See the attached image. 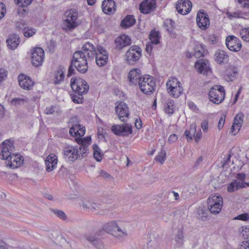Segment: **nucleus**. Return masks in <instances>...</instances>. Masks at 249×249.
<instances>
[{
  "instance_id": "52",
  "label": "nucleus",
  "mask_w": 249,
  "mask_h": 249,
  "mask_svg": "<svg viewBox=\"0 0 249 249\" xmlns=\"http://www.w3.org/2000/svg\"><path fill=\"white\" fill-rule=\"evenodd\" d=\"M80 127V124H76L74 125H73L69 130L70 134L73 136H77V133L76 131L77 129Z\"/></svg>"
},
{
  "instance_id": "12",
  "label": "nucleus",
  "mask_w": 249,
  "mask_h": 249,
  "mask_svg": "<svg viewBox=\"0 0 249 249\" xmlns=\"http://www.w3.org/2000/svg\"><path fill=\"white\" fill-rule=\"evenodd\" d=\"M96 63L100 67L105 66L107 62L108 55L107 51L101 46L97 47V51L95 53Z\"/></svg>"
},
{
  "instance_id": "34",
  "label": "nucleus",
  "mask_w": 249,
  "mask_h": 249,
  "mask_svg": "<svg viewBox=\"0 0 249 249\" xmlns=\"http://www.w3.org/2000/svg\"><path fill=\"white\" fill-rule=\"evenodd\" d=\"M136 22V20L132 15H127L122 21L121 26L124 28H129L133 25Z\"/></svg>"
},
{
  "instance_id": "11",
  "label": "nucleus",
  "mask_w": 249,
  "mask_h": 249,
  "mask_svg": "<svg viewBox=\"0 0 249 249\" xmlns=\"http://www.w3.org/2000/svg\"><path fill=\"white\" fill-rule=\"evenodd\" d=\"M44 51L39 47L34 48L32 51L31 60L35 67L41 66L44 60Z\"/></svg>"
},
{
  "instance_id": "60",
  "label": "nucleus",
  "mask_w": 249,
  "mask_h": 249,
  "mask_svg": "<svg viewBox=\"0 0 249 249\" xmlns=\"http://www.w3.org/2000/svg\"><path fill=\"white\" fill-rule=\"evenodd\" d=\"M238 2L241 4L244 8H249V0H237Z\"/></svg>"
},
{
  "instance_id": "9",
  "label": "nucleus",
  "mask_w": 249,
  "mask_h": 249,
  "mask_svg": "<svg viewBox=\"0 0 249 249\" xmlns=\"http://www.w3.org/2000/svg\"><path fill=\"white\" fill-rule=\"evenodd\" d=\"M142 56V50L138 46H132L127 50L124 55L125 60L130 65H134Z\"/></svg>"
},
{
  "instance_id": "20",
  "label": "nucleus",
  "mask_w": 249,
  "mask_h": 249,
  "mask_svg": "<svg viewBox=\"0 0 249 249\" xmlns=\"http://www.w3.org/2000/svg\"><path fill=\"white\" fill-rule=\"evenodd\" d=\"M18 79L19 85L21 88L27 90L32 89L34 83L29 77L21 74L19 75Z\"/></svg>"
},
{
  "instance_id": "6",
  "label": "nucleus",
  "mask_w": 249,
  "mask_h": 249,
  "mask_svg": "<svg viewBox=\"0 0 249 249\" xmlns=\"http://www.w3.org/2000/svg\"><path fill=\"white\" fill-rule=\"evenodd\" d=\"M166 87L168 93L173 97H178L183 93L182 84L177 78H171L169 79Z\"/></svg>"
},
{
  "instance_id": "27",
  "label": "nucleus",
  "mask_w": 249,
  "mask_h": 249,
  "mask_svg": "<svg viewBox=\"0 0 249 249\" xmlns=\"http://www.w3.org/2000/svg\"><path fill=\"white\" fill-rule=\"evenodd\" d=\"M82 50L85 55H87L89 58H92L95 56L97 51V49H96L94 46L88 42L83 45Z\"/></svg>"
},
{
  "instance_id": "47",
  "label": "nucleus",
  "mask_w": 249,
  "mask_h": 249,
  "mask_svg": "<svg viewBox=\"0 0 249 249\" xmlns=\"http://www.w3.org/2000/svg\"><path fill=\"white\" fill-rule=\"evenodd\" d=\"M244 117V115L243 113H238L234 117L233 123L242 126Z\"/></svg>"
},
{
  "instance_id": "18",
  "label": "nucleus",
  "mask_w": 249,
  "mask_h": 249,
  "mask_svg": "<svg viewBox=\"0 0 249 249\" xmlns=\"http://www.w3.org/2000/svg\"><path fill=\"white\" fill-rule=\"evenodd\" d=\"M130 44V38L125 35L117 37L115 40V48L118 50H120L123 48L129 46Z\"/></svg>"
},
{
  "instance_id": "36",
  "label": "nucleus",
  "mask_w": 249,
  "mask_h": 249,
  "mask_svg": "<svg viewBox=\"0 0 249 249\" xmlns=\"http://www.w3.org/2000/svg\"><path fill=\"white\" fill-rule=\"evenodd\" d=\"M118 222L112 221L105 224L103 226V230L107 232L110 233L112 235L117 225Z\"/></svg>"
},
{
  "instance_id": "35",
  "label": "nucleus",
  "mask_w": 249,
  "mask_h": 249,
  "mask_svg": "<svg viewBox=\"0 0 249 249\" xmlns=\"http://www.w3.org/2000/svg\"><path fill=\"white\" fill-rule=\"evenodd\" d=\"M75 69L80 73H85L88 70V62H80V63H71Z\"/></svg>"
},
{
  "instance_id": "8",
  "label": "nucleus",
  "mask_w": 249,
  "mask_h": 249,
  "mask_svg": "<svg viewBox=\"0 0 249 249\" xmlns=\"http://www.w3.org/2000/svg\"><path fill=\"white\" fill-rule=\"evenodd\" d=\"M71 86L72 90L81 96L86 93L89 89L87 82L80 78H72L71 80Z\"/></svg>"
},
{
  "instance_id": "28",
  "label": "nucleus",
  "mask_w": 249,
  "mask_h": 249,
  "mask_svg": "<svg viewBox=\"0 0 249 249\" xmlns=\"http://www.w3.org/2000/svg\"><path fill=\"white\" fill-rule=\"evenodd\" d=\"M229 56L223 50H218L214 54V60L220 64L226 63L229 61Z\"/></svg>"
},
{
  "instance_id": "51",
  "label": "nucleus",
  "mask_w": 249,
  "mask_h": 249,
  "mask_svg": "<svg viewBox=\"0 0 249 249\" xmlns=\"http://www.w3.org/2000/svg\"><path fill=\"white\" fill-rule=\"evenodd\" d=\"M7 76V71L5 69L0 68V83L5 80Z\"/></svg>"
},
{
  "instance_id": "17",
  "label": "nucleus",
  "mask_w": 249,
  "mask_h": 249,
  "mask_svg": "<svg viewBox=\"0 0 249 249\" xmlns=\"http://www.w3.org/2000/svg\"><path fill=\"white\" fill-rule=\"evenodd\" d=\"M156 6L155 0H145L140 5L139 9L143 14H148L153 11Z\"/></svg>"
},
{
  "instance_id": "48",
  "label": "nucleus",
  "mask_w": 249,
  "mask_h": 249,
  "mask_svg": "<svg viewBox=\"0 0 249 249\" xmlns=\"http://www.w3.org/2000/svg\"><path fill=\"white\" fill-rule=\"evenodd\" d=\"M33 0H15L16 3L19 7H25L31 4Z\"/></svg>"
},
{
  "instance_id": "46",
  "label": "nucleus",
  "mask_w": 249,
  "mask_h": 249,
  "mask_svg": "<svg viewBox=\"0 0 249 249\" xmlns=\"http://www.w3.org/2000/svg\"><path fill=\"white\" fill-rule=\"evenodd\" d=\"M51 210L54 214H55L59 218L63 220H65L67 219V217L63 211L57 209H51Z\"/></svg>"
},
{
  "instance_id": "5",
  "label": "nucleus",
  "mask_w": 249,
  "mask_h": 249,
  "mask_svg": "<svg viewBox=\"0 0 249 249\" xmlns=\"http://www.w3.org/2000/svg\"><path fill=\"white\" fill-rule=\"evenodd\" d=\"M208 207L210 212L213 214L219 213L223 205V198L218 194H212L207 200Z\"/></svg>"
},
{
  "instance_id": "44",
  "label": "nucleus",
  "mask_w": 249,
  "mask_h": 249,
  "mask_svg": "<svg viewBox=\"0 0 249 249\" xmlns=\"http://www.w3.org/2000/svg\"><path fill=\"white\" fill-rule=\"evenodd\" d=\"M155 160L157 162H160L161 164H162L166 160L165 151L162 149L159 154L155 157Z\"/></svg>"
},
{
  "instance_id": "55",
  "label": "nucleus",
  "mask_w": 249,
  "mask_h": 249,
  "mask_svg": "<svg viewBox=\"0 0 249 249\" xmlns=\"http://www.w3.org/2000/svg\"><path fill=\"white\" fill-rule=\"evenodd\" d=\"M225 119L226 116L225 115H223L221 116L218 124V128L219 130H220L223 128L225 124Z\"/></svg>"
},
{
  "instance_id": "50",
  "label": "nucleus",
  "mask_w": 249,
  "mask_h": 249,
  "mask_svg": "<svg viewBox=\"0 0 249 249\" xmlns=\"http://www.w3.org/2000/svg\"><path fill=\"white\" fill-rule=\"evenodd\" d=\"M241 127V125L233 123L231 129V132L232 135H235L240 130Z\"/></svg>"
},
{
  "instance_id": "37",
  "label": "nucleus",
  "mask_w": 249,
  "mask_h": 249,
  "mask_svg": "<svg viewBox=\"0 0 249 249\" xmlns=\"http://www.w3.org/2000/svg\"><path fill=\"white\" fill-rule=\"evenodd\" d=\"M149 38L152 44H158L160 43V34L158 32L155 30H152L149 36Z\"/></svg>"
},
{
  "instance_id": "45",
  "label": "nucleus",
  "mask_w": 249,
  "mask_h": 249,
  "mask_svg": "<svg viewBox=\"0 0 249 249\" xmlns=\"http://www.w3.org/2000/svg\"><path fill=\"white\" fill-rule=\"evenodd\" d=\"M36 32V30L33 28L25 27L23 30L25 36L29 37L33 36Z\"/></svg>"
},
{
  "instance_id": "32",
  "label": "nucleus",
  "mask_w": 249,
  "mask_h": 249,
  "mask_svg": "<svg viewBox=\"0 0 249 249\" xmlns=\"http://www.w3.org/2000/svg\"><path fill=\"white\" fill-rule=\"evenodd\" d=\"M82 206L84 210L89 212H94L96 210H99L101 208L100 204H96L89 201L83 202Z\"/></svg>"
},
{
  "instance_id": "15",
  "label": "nucleus",
  "mask_w": 249,
  "mask_h": 249,
  "mask_svg": "<svg viewBox=\"0 0 249 249\" xmlns=\"http://www.w3.org/2000/svg\"><path fill=\"white\" fill-rule=\"evenodd\" d=\"M226 44L228 49L233 52H238L242 47L240 41L234 36H228L226 40Z\"/></svg>"
},
{
  "instance_id": "4",
  "label": "nucleus",
  "mask_w": 249,
  "mask_h": 249,
  "mask_svg": "<svg viewBox=\"0 0 249 249\" xmlns=\"http://www.w3.org/2000/svg\"><path fill=\"white\" fill-rule=\"evenodd\" d=\"M139 81V87L143 93L149 94L154 91L156 82L153 77L149 75H145L142 76Z\"/></svg>"
},
{
  "instance_id": "59",
  "label": "nucleus",
  "mask_w": 249,
  "mask_h": 249,
  "mask_svg": "<svg viewBox=\"0 0 249 249\" xmlns=\"http://www.w3.org/2000/svg\"><path fill=\"white\" fill-rule=\"evenodd\" d=\"M237 249H249V241H245L242 242Z\"/></svg>"
},
{
  "instance_id": "10",
  "label": "nucleus",
  "mask_w": 249,
  "mask_h": 249,
  "mask_svg": "<svg viewBox=\"0 0 249 249\" xmlns=\"http://www.w3.org/2000/svg\"><path fill=\"white\" fill-rule=\"evenodd\" d=\"M111 131L116 135L126 136L132 133V125L124 124L122 125L114 124L111 127Z\"/></svg>"
},
{
  "instance_id": "19",
  "label": "nucleus",
  "mask_w": 249,
  "mask_h": 249,
  "mask_svg": "<svg viewBox=\"0 0 249 249\" xmlns=\"http://www.w3.org/2000/svg\"><path fill=\"white\" fill-rule=\"evenodd\" d=\"M142 78L141 71L139 69H132L128 73V78L130 84L132 85H137L139 83V80Z\"/></svg>"
},
{
  "instance_id": "43",
  "label": "nucleus",
  "mask_w": 249,
  "mask_h": 249,
  "mask_svg": "<svg viewBox=\"0 0 249 249\" xmlns=\"http://www.w3.org/2000/svg\"><path fill=\"white\" fill-rule=\"evenodd\" d=\"M27 102V99L26 98H15L11 100V104L15 106H18L23 105Z\"/></svg>"
},
{
  "instance_id": "21",
  "label": "nucleus",
  "mask_w": 249,
  "mask_h": 249,
  "mask_svg": "<svg viewBox=\"0 0 249 249\" xmlns=\"http://www.w3.org/2000/svg\"><path fill=\"white\" fill-rule=\"evenodd\" d=\"M6 42L8 48L14 50L19 45L20 39L18 35L12 34L8 36Z\"/></svg>"
},
{
  "instance_id": "3",
  "label": "nucleus",
  "mask_w": 249,
  "mask_h": 249,
  "mask_svg": "<svg viewBox=\"0 0 249 249\" xmlns=\"http://www.w3.org/2000/svg\"><path fill=\"white\" fill-rule=\"evenodd\" d=\"M78 12L74 9H71L65 11L63 17L62 28L66 32H70L78 25L77 22Z\"/></svg>"
},
{
  "instance_id": "63",
  "label": "nucleus",
  "mask_w": 249,
  "mask_h": 249,
  "mask_svg": "<svg viewBox=\"0 0 249 249\" xmlns=\"http://www.w3.org/2000/svg\"><path fill=\"white\" fill-rule=\"evenodd\" d=\"M72 100L75 103H81L82 102V97L81 96H71Z\"/></svg>"
},
{
  "instance_id": "49",
  "label": "nucleus",
  "mask_w": 249,
  "mask_h": 249,
  "mask_svg": "<svg viewBox=\"0 0 249 249\" xmlns=\"http://www.w3.org/2000/svg\"><path fill=\"white\" fill-rule=\"evenodd\" d=\"M234 219L247 221L249 219V214L248 213L240 214L234 218Z\"/></svg>"
},
{
  "instance_id": "25",
  "label": "nucleus",
  "mask_w": 249,
  "mask_h": 249,
  "mask_svg": "<svg viewBox=\"0 0 249 249\" xmlns=\"http://www.w3.org/2000/svg\"><path fill=\"white\" fill-rule=\"evenodd\" d=\"M103 11L106 14H113L115 10V2L113 0H104L102 2Z\"/></svg>"
},
{
  "instance_id": "24",
  "label": "nucleus",
  "mask_w": 249,
  "mask_h": 249,
  "mask_svg": "<svg viewBox=\"0 0 249 249\" xmlns=\"http://www.w3.org/2000/svg\"><path fill=\"white\" fill-rule=\"evenodd\" d=\"M123 225V222H118L116 230L113 233V235L119 240H122L127 235V230Z\"/></svg>"
},
{
  "instance_id": "56",
  "label": "nucleus",
  "mask_w": 249,
  "mask_h": 249,
  "mask_svg": "<svg viewBox=\"0 0 249 249\" xmlns=\"http://www.w3.org/2000/svg\"><path fill=\"white\" fill-rule=\"evenodd\" d=\"M77 136H79L78 138H82L85 133V128L84 127H81L80 125V127L77 129L76 131Z\"/></svg>"
},
{
  "instance_id": "14",
  "label": "nucleus",
  "mask_w": 249,
  "mask_h": 249,
  "mask_svg": "<svg viewBox=\"0 0 249 249\" xmlns=\"http://www.w3.org/2000/svg\"><path fill=\"white\" fill-rule=\"evenodd\" d=\"M176 7L178 13L185 15L191 11L192 4L189 0H178Z\"/></svg>"
},
{
  "instance_id": "33",
  "label": "nucleus",
  "mask_w": 249,
  "mask_h": 249,
  "mask_svg": "<svg viewBox=\"0 0 249 249\" xmlns=\"http://www.w3.org/2000/svg\"><path fill=\"white\" fill-rule=\"evenodd\" d=\"M71 63L87 61L85 54L81 51H76L73 54Z\"/></svg>"
},
{
  "instance_id": "13",
  "label": "nucleus",
  "mask_w": 249,
  "mask_h": 249,
  "mask_svg": "<svg viewBox=\"0 0 249 249\" xmlns=\"http://www.w3.org/2000/svg\"><path fill=\"white\" fill-rule=\"evenodd\" d=\"M196 23L201 29L205 30L210 26V20L208 14L203 10L199 11L196 16Z\"/></svg>"
},
{
  "instance_id": "7",
  "label": "nucleus",
  "mask_w": 249,
  "mask_h": 249,
  "mask_svg": "<svg viewBox=\"0 0 249 249\" xmlns=\"http://www.w3.org/2000/svg\"><path fill=\"white\" fill-rule=\"evenodd\" d=\"M225 91L224 88L221 86L215 85L209 91L210 100L215 104L222 103L225 98Z\"/></svg>"
},
{
  "instance_id": "1",
  "label": "nucleus",
  "mask_w": 249,
  "mask_h": 249,
  "mask_svg": "<svg viewBox=\"0 0 249 249\" xmlns=\"http://www.w3.org/2000/svg\"><path fill=\"white\" fill-rule=\"evenodd\" d=\"M75 141L79 146L65 144L63 150L64 158L71 161H75L80 157V155L82 158L87 155L91 139L90 136H88L83 138H76Z\"/></svg>"
},
{
  "instance_id": "64",
  "label": "nucleus",
  "mask_w": 249,
  "mask_h": 249,
  "mask_svg": "<svg viewBox=\"0 0 249 249\" xmlns=\"http://www.w3.org/2000/svg\"><path fill=\"white\" fill-rule=\"evenodd\" d=\"M191 134H193V136L196 134V123L192 124L190 127L189 130H188Z\"/></svg>"
},
{
  "instance_id": "61",
  "label": "nucleus",
  "mask_w": 249,
  "mask_h": 249,
  "mask_svg": "<svg viewBox=\"0 0 249 249\" xmlns=\"http://www.w3.org/2000/svg\"><path fill=\"white\" fill-rule=\"evenodd\" d=\"M202 132L200 129H199L198 131H196V134L193 136L194 137L195 141L196 142H198L200 139L201 138Z\"/></svg>"
},
{
  "instance_id": "22",
  "label": "nucleus",
  "mask_w": 249,
  "mask_h": 249,
  "mask_svg": "<svg viewBox=\"0 0 249 249\" xmlns=\"http://www.w3.org/2000/svg\"><path fill=\"white\" fill-rule=\"evenodd\" d=\"M246 175L244 173L237 174L236 179L233 180L230 184L229 187H249V183L246 181Z\"/></svg>"
},
{
  "instance_id": "41",
  "label": "nucleus",
  "mask_w": 249,
  "mask_h": 249,
  "mask_svg": "<svg viewBox=\"0 0 249 249\" xmlns=\"http://www.w3.org/2000/svg\"><path fill=\"white\" fill-rule=\"evenodd\" d=\"M197 213L198 214V218L203 220L205 221L207 219L208 212L203 207H199L197 209Z\"/></svg>"
},
{
  "instance_id": "16",
  "label": "nucleus",
  "mask_w": 249,
  "mask_h": 249,
  "mask_svg": "<svg viewBox=\"0 0 249 249\" xmlns=\"http://www.w3.org/2000/svg\"><path fill=\"white\" fill-rule=\"evenodd\" d=\"M115 110L121 121H126L125 118H128L129 112L127 105L125 103L123 102H119L116 107Z\"/></svg>"
},
{
  "instance_id": "62",
  "label": "nucleus",
  "mask_w": 249,
  "mask_h": 249,
  "mask_svg": "<svg viewBox=\"0 0 249 249\" xmlns=\"http://www.w3.org/2000/svg\"><path fill=\"white\" fill-rule=\"evenodd\" d=\"M184 135L186 137L188 142H190L193 140V134H191L188 130L185 131Z\"/></svg>"
},
{
  "instance_id": "29",
  "label": "nucleus",
  "mask_w": 249,
  "mask_h": 249,
  "mask_svg": "<svg viewBox=\"0 0 249 249\" xmlns=\"http://www.w3.org/2000/svg\"><path fill=\"white\" fill-rule=\"evenodd\" d=\"M195 68L197 69L198 72L203 74H206L210 70L208 62L202 61V60L196 62Z\"/></svg>"
},
{
  "instance_id": "23",
  "label": "nucleus",
  "mask_w": 249,
  "mask_h": 249,
  "mask_svg": "<svg viewBox=\"0 0 249 249\" xmlns=\"http://www.w3.org/2000/svg\"><path fill=\"white\" fill-rule=\"evenodd\" d=\"M58 160L57 156L54 154H50L46 159L45 164L46 170L48 172L53 171L56 167Z\"/></svg>"
},
{
  "instance_id": "38",
  "label": "nucleus",
  "mask_w": 249,
  "mask_h": 249,
  "mask_svg": "<svg viewBox=\"0 0 249 249\" xmlns=\"http://www.w3.org/2000/svg\"><path fill=\"white\" fill-rule=\"evenodd\" d=\"M165 112L169 114H172L174 112V102L172 100H168L164 106Z\"/></svg>"
},
{
  "instance_id": "39",
  "label": "nucleus",
  "mask_w": 249,
  "mask_h": 249,
  "mask_svg": "<svg viewBox=\"0 0 249 249\" xmlns=\"http://www.w3.org/2000/svg\"><path fill=\"white\" fill-rule=\"evenodd\" d=\"M92 148L93 150V156L94 158L98 161H101L102 159V156L101 153V151L100 148L96 144H94L93 145Z\"/></svg>"
},
{
  "instance_id": "31",
  "label": "nucleus",
  "mask_w": 249,
  "mask_h": 249,
  "mask_svg": "<svg viewBox=\"0 0 249 249\" xmlns=\"http://www.w3.org/2000/svg\"><path fill=\"white\" fill-rule=\"evenodd\" d=\"M207 53L205 46L200 43H196L194 47L193 55L196 58L203 57Z\"/></svg>"
},
{
  "instance_id": "54",
  "label": "nucleus",
  "mask_w": 249,
  "mask_h": 249,
  "mask_svg": "<svg viewBox=\"0 0 249 249\" xmlns=\"http://www.w3.org/2000/svg\"><path fill=\"white\" fill-rule=\"evenodd\" d=\"M6 9L5 5L2 2H0V19L5 15Z\"/></svg>"
},
{
  "instance_id": "58",
  "label": "nucleus",
  "mask_w": 249,
  "mask_h": 249,
  "mask_svg": "<svg viewBox=\"0 0 249 249\" xmlns=\"http://www.w3.org/2000/svg\"><path fill=\"white\" fill-rule=\"evenodd\" d=\"M242 234L245 239H249V227L243 229Z\"/></svg>"
},
{
  "instance_id": "40",
  "label": "nucleus",
  "mask_w": 249,
  "mask_h": 249,
  "mask_svg": "<svg viewBox=\"0 0 249 249\" xmlns=\"http://www.w3.org/2000/svg\"><path fill=\"white\" fill-rule=\"evenodd\" d=\"M226 14L227 17L231 20L236 18H242L244 15L243 13L240 11H237L233 12L227 11L226 13Z\"/></svg>"
},
{
  "instance_id": "53",
  "label": "nucleus",
  "mask_w": 249,
  "mask_h": 249,
  "mask_svg": "<svg viewBox=\"0 0 249 249\" xmlns=\"http://www.w3.org/2000/svg\"><path fill=\"white\" fill-rule=\"evenodd\" d=\"M183 238L184 236L182 232L179 231L175 237V240L178 243L181 244Z\"/></svg>"
},
{
  "instance_id": "30",
  "label": "nucleus",
  "mask_w": 249,
  "mask_h": 249,
  "mask_svg": "<svg viewBox=\"0 0 249 249\" xmlns=\"http://www.w3.org/2000/svg\"><path fill=\"white\" fill-rule=\"evenodd\" d=\"M65 69L63 67H59L54 72L53 81L55 84H59L64 79Z\"/></svg>"
},
{
  "instance_id": "26",
  "label": "nucleus",
  "mask_w": 249,
  "mask_h": 249,
  "mask_svg": "<svg viewBox=\"0 0 249 249\" xmlns=\"http://www.w3.org/2000/svg\"><path fill=\"white\" fill-rule=\"evenodd\" d=\"M97 234L89 235L86 236V239L95 247L99 249H102L104 247V244L102 240L98 237Z\"/></svg>"
},
{
  "instance_id": "42",
  "label": "nucleus",
  "mask_w": 249,
  "mask_h": 249,
  "mask_svg": "<svg viewBox=\"0 0 249 249\" xmlns=\"http://www.w3.org/2000/svg\"><path fill=\"white\" fill-rule=\"evenodd\" d=\"M240 35L244 41L249 42V27L241 29L240 31Z\"/></svg>"
},
{
  "instance_id": "2",
  "label": "nucleus",
  "mask_w": 249,
  "mask_h": 249,
  "mask_svg": "<svg viewBox=\"0 0 249 249\" xmlns=\"http://www.w3.org/2000/svg\"><path fill=\"white\" fill-rule=\"evenodd\" d=\"M1 150L0 152V159L8 161L7 165L10 168H15L20 166L23 161V157L18 154H13L14 149V142L9 140L3 142Z\"/></svg>"
},
{
  "instance_id": "57",
  "label": "nucleus",
  "mask_w": 249,
  "mask_h": 249,
  "mask_svg": "<svg viewBox=\"0 0 249 249\" xmlns=\"http://www.w3.org/2000/svg\"><path fill=\"white\" fill-rule=\"evenodd\" d=\"M201 128L204 132L208 131V120H205L201 123Z\"/></svg>"
}]
</instances>
